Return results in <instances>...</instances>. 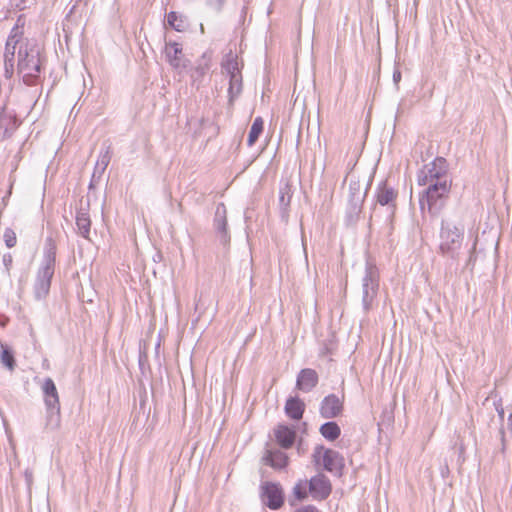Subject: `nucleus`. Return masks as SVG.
Instances as JSON below:
<instances>
[{"label": "nucleus", "mask_w": 512, "mask_h": 512, "mask_svg": "<svg viewBox=\"0 0 512 512\" xmlns=\"http://www.w3.org/2000/svg\"><path fill=\"white\" fill-rule=\"evenodd\" d=\"M417 183L427 187L420 194L421 211L427 210L433 216L438 215L448 199L452 185L446 160L437 157L425 164L417 173Z\"/></svg>", "instance_id": "nucleus-1"}, {"label": "nucleus", "mask_w": 512, "mask_h": 512, "mask_svg": "<svg viewBox=\"0 0 512 512\" xmlns=\"http://www.w3.org/2000/svg\"><path fill=\"white\" fill-rule=\"evenodd\" d=\"M465 225L459 213L445 216L439 234V253L444 258L456 261L463 247Z\"/></svg>", "instance_id": "nucleus-2"}, {"label": "nucleus", "mask_w": 512, "mask_h": 512, "mask_svg": "<svg viewBox=\"0 0 512 512\" xmlns=\"http://www.w3.org/2000/svg\"><path fill=\"white\" fill-rule=\"evenodd\" d=\"M41 52L35 44H26L18 51V74L26 85H35L41 72Z\"/></svg>", "instance_id": "nucleus-3"}, {"label": "nucleus", "mask_w": 512, "mask_h": 512, "mask_svg": "<svg viewBox=\"0 0 512 512\" xmlns=\"http://www.w3.org/2000/svg\"><path fill=\"white\" fill-rule=\"evenodd\" d=\"M44 403L46 406V429L57 430L61 424L60 401L54 381L45 378L41 384Z\"/></svg>", "instance_id": "nucleus-4"}, {"label": "nucleus", "mask_w": 512, "mask_h": 512, "mask_svg": "<svg viewBox=\"0 0 512 512\" xmlns=\"http://www.w3.org/2000/svg\"><path fill=\"white\" fill-rule=\"evenodd\" d=\"M55 254L56 252L54 245L49 243V247L46 248L42 266L38 271L34 285L35 295L38 299L45 298L49 293L51 279L54 274Z\"/></svg>", "instance_id": "nucleus-5"}, {"label": "nucleus", "mask_w": 512, "mask_h": 512, "mask_svg": "<svg viewBox=\"0 0 512 512\" xmlns=\"http://www.w3.org/2000/svg\"><path fill=\"white\" fill-rule=\"evenodd\" d=\"M379 290V271L375 265L367 262L362 279V305L365 311L372 308Z\"/></svg>", "instance_id": "nucleus-6"}, {"label": "nucleus", "mask_w": 512, "mask_h": 512, "mask_svg": "<svg viewBox=\"0 0 512 512\" xmlns=\"http://www.w3.org/2000/svg\"><path fill=\"white\" fill-rule=\"evenodd\" d=\"M24 25V21L22 17L17 19L16 25L13 27L11 34L9 35L4 52V69H5V77L11 78L14 74V58L16 45L22 37L23 31L22 27Z\"/></svg>", "instance_id": "nucleus-7"}, {"label": "nucleus", "mask_w": 512, "mask_h": 512, "mask_svg": "<svg viewBox=\"0 0 512 512\" xmlns=\"http://www.w3.org/2000/svg\"><path fill=\"white\" fill-rule=\"evenodd\" d=\"M314 458L318 464L322 463L325 470L335 474H340L344 466V459L337 451L324 447L315 449Z\"/></svg>", "instance_id": "nucleus-8"}, {"label": "nucleus", "mask_w": 512, "mask_h": 512, "mask_svg": "<svg viewBox=\"0 0 512 512\" xmlns=\"http://www.w3.org/2000/svg\"><path fill=\"white\" fill-rule=\"evenodd\" d=\"M263 503L272 510H278L284 503L283 490L278 483L265 482L261 486Z\"/></svg>", "instance_id": "nucleus-9"}, {"label": "nucleus", "mask_w": 512, "mask_h": 512, "mask_svg": "<svg viewBox=\"0 0 512 512\" xmlns=\"http://www.w3.org/2000/svg\"><path fill=\"white\" fill-rule=\"evenodd\" d=\"M330 480L323 474L312 477L309 481V493L314 500H324L331 493Z\"/></svg>", "instance_id": "nucleus-10"}, {"label": "nucleus", "mask_w": 512, "mask_h": 512, "mask_svg": "<svg viewBox=\"0 0 512 512\" xmlns=\"http://www.w3.org/2000/svg\"><path fill=\"white\" fill-rule=\"evenodd\" d=\"M165 55L169 64L176 70L182 71L187 68L188 63L184 58L182 47L176 42H169L165 47Z\"/></svg>", "instance_id": "nucleus-11"}, {"label": "nucleus", "mask_w": 512, "mask_h": 512, "mask_svg": "<svg viewBox=\"0 0 512 512\" xmlns=\"http://www.w3.org/2000/svg\"><path fill=\"white\" fill-rule=\"evenodd\" d=\"M343 402L335 394L326 396L320 406V414L323 418L330 419L335 418L342 412Z\"/></svg>", "instance_id": "nucleus-12"}, {"label": "nucleus", "mask_w": 512, "mask_h": 512, "mask_svg": "<svg viewBox=\"0 0 512 512\" xmlns=\"http://www.w3.org/2000/svg\"><path fill=\"white\" fill-rule=\"evenodd\" d=\"M212 54L211 52H204L202 56L196 61L195 66L191 71V79L193 84L199 85L204 76L211 68Z\"/></svg>", "instance_id": "nucleus-13"}, {"label": "nucleus", "mask_w": 512, "mask_h": 512, "mask_svg": "<svg viewBox=\"0 0 512 512\" xmlns=\"http://www.w3.org/2000/svg\"><path fill=\"white\" fill-rule=\"evenodd\" d=\"M396 194L393 188L388 187L386 184H383L378 187L376 193V201L381 206H388V219L391 221L392 214L394 211V205L392 204L395 200Z\"/></svg>", "instance_id": "nucleus-14"}, {"label": "nucleus", "mask_w": 512, "mask_h": 512, "mask_svg": "<svg viewBox=\"0 0 512 512\" xmlns=\"http://www.w3.org/2000/svg\"><path fill=\"white\" fill-rule=\"evenodd\" d=\"M112 156L111 146L104 144L96 161L92 181L99 180L108 167Z\"/></svg>", "instance_id": "nucleus-15"}, {"label": "nucleus", "mask_w": 512, "mask_h": 512, "mask_svg": "<svg viewBox=\"0 0 512 512\" xmlns=\"http://www.w3.org/2000/svg\"><path fill=\"white\" fill-rule=\"evenodd\" d=\"M318 383V375L313 369H302L298 374L296 387L304 392L311 391Z\"/></svg>", "instance_id": "nucleus-16"}, {"label": "nucleus", "mask_w": 512, "mask_h": 512, "mask_svg": "<svg viewBox=\"0 0 512 512\" xmlns=\"http://www.w3.org/2000/svg\"><path fill=\"white\" fill-rule=\"evenodd\" d=\"M214 226L217 233L220 235L221 242L226 244L229 240V237L227 233L226 207L222 203L218 204L216 208Z\"/></svg>", "instance_id": "nucleus-17"}, {"label": "nucleus", "mask_w": 512, "mask_h": 512, "mask_svg": "<svg viewBox=\"0 0 512 512\" xmlns=\"http://www.w3.org/2000/svg\"><path fill=\"white\" fill-rule=\"evenodd\" d=\"M221 71L222 74L231 78L232 76H237L241 74V68L239 66V62L237 59V55L229 52L226 54L221 62Z\"/></svg>", "instance_id": "nucleus-18"}, {"label": "nucleus", "mask_w": 512, "mask_h": 512, "mask_svg": "<svg viewBox=\"0 0 512 512\" xmlns=\"http://www.w3.org/2000/svg\"><path fill=\"white\" fill-rule=\"evenodd\" d=\"M275 437L278 444L282 448L288 449L294 444L296 433L292 428H289L288 426L279 425L275 429Z\"/></svg>", "instance_id": "nucleus-19"}, {"label": "nucleus", "mask_w": 512, "mask_h": 512, "mask_svg": "<svg viewBox=\"0 0 512 512\" xmlns=\"http://www.w3.org/2000/svg\"><path fill=\"white\" fill-rule=\"evenodd\" d=\"M305 410V404L298 397H290L286 401L285 412L293 420H300Z\"/></svg>", "instance_id": "nucleus-20"}, {"label": "nucleus", "mask_w": 512, "mask_h": 512, "mask_svg": "<svg viewBox=\"0 0 512 512\" xmlns=\"http://www.w3.org/2000/svg\"><path fill=\"white\" fill-rule=\"evenodd\" d=\"M264 460L266 464L277 469L284 468L288 464V457L286 453L280 450L267 451L264 456Z\"/></svg>", "instance_id": "nucleus-21"}, {"label": "nucleus", "mask_w": 512, "mask_h": 512, "mask_svg": "<svg viewBox=\"0 0 512 512\" xmlns=\"http://www.w3.org/2000/svg\"><path fill=\"white\" fill-rule=\"evenodd\" d=\"M76 226L79 234L85 239H89L91 220L89 214L83 209L76 214Z\"/></svg>", "instance_id": "nucleus-22"}, {"label": "nucleus", "mask_w": 512, "mask_h": 512, "mask_svg": "<svg viewBox=\"0 0 512 512\" xmlns=\"http://www.w3.org/2000/svg\"><path fill=\"white\" fill-rule=\"evenodd\" d=\"M242 92V74L229 78L228 96L232 103Z\"/></svg>", "instance_id": "nucleus-23"}, {"label": "nucleus", "mask_w": 512, "mask_h": 512, "mask_svg": "<svg viewBox=\"0 0 512 512\" xmlns=\"http://www.w3.org/2000/svg\"><path fill=\"white\" fill-rule=\"evenodd\" d=\"M340 432V427L336 422H327L320 427L321 435L329 441L337 439Z\"/></svg>", "instance_id": "nucleus-24"}, {"label": "nucleus", "mask_w": 512, "mask_h": 512, "mask_svg": "<svg viewBox=\"0 0 512 512\" xmlns=\"http://www.w3.org/2000/svg\"><path fill=\"white\" fill-rule=\"evenodd\" d=\"M263 124L264 123H263V120L261 117L255 118V120L250 128L249 134H248V139H247L248 146L251 147L255 144L258 137L260 136V134L263 131Z\"/></svg>", "instance_id": "nucleus-25"}, {"label": "nucleus", "mask_w": 512, "mask_h": 512, "mask_svg": "<svg viewBox=\"0 0 512 512\" xmlns=\"http://www.w3.org/2000/svg\"><path fill=\"white\" fill-rule=\"evenodd\" d=\"M1 363L10 371L15 369V359L13 352L3 343H1Z\"/></svg>", "instance_id": "nucleus-26"}, {"label": "nucleus", "mask_w": 512, "mask_h": 512, "mask_svg": "<svg viewBox=\"0 0 512 512\" xmlns=\"http://www.w3.org/2000/svg\"><path fill=\"white\" fill-rule=\"evenodd\" d=\"M309 492V482L306 480H300L296 483L293 488V494L298 500H304L307 498Z\"/></svg>", "instance_id": "nucleus-27"}, {"label": "nucleus", "mask_w": 512, "mask_h": 512, "mask_svg": "<svg viewBox=\"0 0 512 512\" xmlns=\"http://www.w3.org/2000/svg\"><path fill=\"white\" fill-rule=\"evenodd\" d=\"M167 21L176 31H182L184 28L183 21L179 19L176 12H170L167 16Z\"/></svg>", "instance_id": "nucleus-28"}, {"label": "nucleus", "mask_w": 512, "mask_h": 512, "mask_svg": "<svg viewBox=\"0 0 512 512\" xmlns=\"http://www.w3.org/2000/svg\"><path fill=\"white\" fill-rule=\"evenodd\" d=\"M6 246L12 248L16 244V235L11 229H7L4 233Z\"/></svg>", "instance_id": "nucleus-29"}, {"label": "nucleus", "mask_w": 512, "mask_h": 512, "mask_svg": "<svg viewBox=\"0 0 512 512\" xmlns=\"http://www.w3.org/2000/svg\"><path fill=\"white\" fill-rule=\"evenodd\" d=\"M495 409L497 411V414H498L500 420L503 421L505 412H504V408L501 404V401H499L498 403H495Z\"/></svg>", "instance_id": "nucleus-30"}, {"label": "nucleus", "mask_w": 512, "mask_h": 512, "mask_svg": "<svg viewBox=\"0 0 512 512\" xmlns=\"http://www.w3.org/2000/svg\"><path fill=\"white\" fill-rule=\"evenodd\" d=\"M295 512H318V510L312 505H307L297 509Z\"/></svg>", "instance_id": "nucleus-31"}, {"label": "nucleus", "mask_w": 512, "mask_h": 512, "mask_svg": "<svg viewBox=\"0 0 512 512\" xmlns=\"http://www.w3.org/2000/svg\"><path fill=\"white\" fill-rule=\"evenodd\" d=\"M3 264L6 267V270L9 271V267L12 264V256L10 254H5L3 256Z\"/></svg>", "instance_id": "nucleus-32"}, {"label": "nucleus", "mask_w": 512, "mask_h": 512, "mask_svg": "<svg viewBox=\"0 0 512 512\" xmlns=\"http://www.w3.org/2000/svg\"><path fill=\"white\" fill-rule=\"evenodd\" d=\"M225 0H208L209 5L220 9Z\"/></svg>", "instance_id": "nucleus-33"}, {"label": "nucleus", "mask_w": 512, "mask_h": 512, "mask_svg": "<svg viewBox=\"0 0 512 512\" xmlns=\"http://www.w3.org/2000/svg\"><path fill=\"white\" fill-rule=\"evenodd\" d=\"M401 80V72L399 69H395L393 72V81L395 84H398Z\"/></svg>", "instance_id": "nucleus-34"}, {"label": "nucleus", "mask_w": 512, "mask_h": 512, "mask_svg": "<svg viewBox=\"0 0 512 512\" xmlns=\"http://www.w3.org/2000/svg\"><path fill=\"white\" fill-rule=\"evenodd\" d=\"M508 429L512 435V413L508 417Z\"/></svg>", "instance_id": "nucleus-35"}, {"label": "nucleus", "mask_w": 512, "mask_h": 512, "mask_svg": "<svg viewBox=\"0 0 512 512\" xmlns=\"http://www.w3.org/2000/svg\"><path fill=\"white\" fill-rule=\"evenodd\" d=\"M280 202H281L282 204H286V203H285V195H284V193H283L282 191H281V195H280Z\"/></svg>", "instance_id": "nucleus-36"}]
</instances>
